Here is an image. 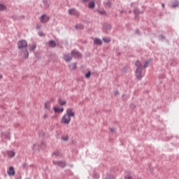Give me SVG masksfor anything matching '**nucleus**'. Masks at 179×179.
<instances>
[{"instance_id": "17", "label": "nucleus", "mask_w": 179, "mask_h": 179, "mask_svg": "<svg viewBox=\"0 0 179 179\" xmlns=\"http://www.w3.org/2000/svg\"><path fill=\"white\" fill-rule=\"evenodd\" d=\"M0 10H6V6L3 4H0Z\"/></svg>"}, {"instance_id": "18", "label": "nucleus", "mask_w": 179, "mask_h": 179, "mask_svg": "<svg viewBox=\"0 0 179 179\" xmlns=\"http://www.w3.org/2000/svg\"><path fill=\"white\" fill-rule=\"evenodd\" d=\"M69 15H75L76 13V10L75 9H70L69 11Z\"/></svg>"}, {"instance_id": "12", "label": "nucleus", "mask_w": 179, "mask_h": 179, "mask_svg": "<svg viewBox=\"0 0 179 179\" xmlns=\"http://www.w3.org/2000/svg\"><path fill=\"white\" fill-rule=\"evenodd\" d=\"M179 6V1L177 0H175L172 2V7L173 8H177V6Z\"/></svg>"}, {"instance_id": "7", "label": "nucleus", "mask_w": 179, "mask_h": 179, "mask_svg": "<svg viewBox=\"0 0 179 179\" xmlns=\"http://www.w3.org/2000/svg\"><path fill=\"white\" fill-rule=\"evenodd\" d=\"M81 56L82 55L78 51L73 50L71 52V57H75V58H80Z\"/></svg>"}, {"instance_id": "1", "label": "nucleus", "mask_w": 179, "mask_h": 179, "mask_svg": "<svg viewBox=\"0 0 179 179\" xmlns=\"http://www.w3.org/2000/svg\"><path fill=\"white\" fill-rule=\"evenodd\" d=\"M136 66H137L136 71V77L138 79H142V64L139 61L136 62Z\"/></svg>"}, {"instance_id": "29", "label": "nucleus", "mask_w": 179, "mask_h": 179, "mask_svg": "<svg viewBox=\"0 0 179 179\" xmlns=\"http://www.w3.org/2000/svg\"><path fill=\"white\" fill-rule=\"evenodd\" d=\"M38 34L41 37H43V36H44V33L43 32H39Z\"/></svg>"}, {"instance_id": "10", "label": "nucleus", "mask_w": 179, "mask_h": 179, "mask_svg": "<svg viewBox=\"0 0 179 179\" xmlns=\"http://www.w3.org/2000/svg\"><path fill=\"white\" fill-rule=\"evenodd\" d=\"M94 44H96V45H101L103 44V42L99 38H95L94 40Z\"/></svg>"}, {"instance_id": "27", "label": "nucleus", "mask_w": 179, "mask_h": 179, "mask_svg": "<svg viewBox=\"0 0 179 179\" xmlns=\"http://www.w3.org/2000/svg\"><path fill=\"white\" fill-rule=\"evenodd\" d=\"M28 57H29V52H25V54H24V57H25V58H28Z\"/></svg>"}, {"instance_id": "30", "label": "nucleus", "mask_w": 179, "mask_h": 179, "mask_svg": "<svg viewBox=\"0 0 179 179\" xmlns=\"http://www.w3.org/2000/svg\"><path fill=\"white\" fill-rule=\"evenodd\" d=\"M24 45H27V41H23V46L24 47Z\"/></svg>"}, {"instance_id": "16", "label": "nucleus", "mask_w": 179, "mask_h": 179, "mask_svg": "<svg viewBox=\"0 0 179 179\" xmlns=\"http://www.w3.org/2000/svg\"><path fill=\"white\" fill-rule=\"evenodd\" d=\"M94 6H95L94 1H90L89 3V8H90L91 9H93Z\"/></svg>"}, {"instance_id": "8", "label": "nucleus", "mask_w": 179, "mask_h": 179, "mask_svg": "<svg viewBox=\"0 0 179 179\" xmlns=\"http://www.w3.org/2000/svg\"><path fill=\"white\" fill-rule=\"evenodd\" d=\"M7 173L10 176H15V169L10 166Z\"/></svg>"}, {"instance_id": "20", "label": "nucleus", "mask_w": 179, "mask_h": 179, "mask_svg": "<svg viewBox=\"0 0 179 179\" xmlns=\"http://www.w3.org/2000/svg\"><path fill=\"white\" fill-rule=\"evenodd\" d=\"M91 75H92V73H91L90 71H88V72L85 74V78H86L87 79H89V78H90Z\"/></svg>"}, {"instance_id": "21", "label": "nucleus", "mask_w": 179, "mask_h": 179, "mask_svg": "<svg viewBox=\"0 0 179 179\" xmlns=\"http://www.w3.org/2000/svg\"><path fill=\"white\" fill-rule=\"evenodd\" d=\"M76 29H83V26L81 25V24L76 25Z\"/></svg>"}, {"instance_id": "25", "label": "nucleus", "mask_w": 179, "mask_h": 179, "mask_svg": "<svg viewBox=\"0 0 179 179\" xmlns=\"http://www.w3.org/2000/svg\"><path fill=\"white\" fill-rule=\"evenodd\" d=\"M59 166H60V167H64L65 166V162H59Z\"/></svg>"}, {"instance_id": "4", "label": "nucleus", "mask_w": 179, "mask_h": 179, "mask_svg": "<svg viewBox=\"0 0 179 179\" xmlns=\"http://www.w3.org/2000/svg\"><path fill=\"white\" fill-rule=\"evenodd\" d=\"M70 118L71 117H75V112H73V109L72 108H68L66 110V113Z\"/></svg>"}, {"instance_id": "32", "label": "nucleus", "mask_w": 179, "mask_h": 179, "mask_svg": "<svg viewBox=\"0 0 179 179\" xmlns=\"http://www.w3.org/2000/svg\"><path fill=\"white\" fill-rule=\"evenodd\" d=\"M36 48V45L33 46L32 51H34V49Z\"/></svg>"}, {"instance_id": "22", "label": "nucleus", "mask_w": 179, "mask_h": 179, "mask_svg": "<svg viewBox=\"0 0 179 179\" xmlns=\"http://www.w3.org/2000/svg\"><path fill=\"white\" fill-rule=\"evenodd\" d=\"M103 40L105 43H110V41H111V39H110L108 38H103Z\"/></svg>"}, {"instance_id": "24", "label": "nucleus", "mask_w": 179, "mask_h": 179, "mask_svg": "<svg viewBox=\"0 0 179 179\" xmlns=\"http://www.w3.org/2000/svg\"><path fill=\"white\" fill-rule=\"evenodd\" d=\"M43 120H47V118H48V114L45 113L43 116Z\"/></svg>"}, {"instance_id": "2", "label": "nucleus", "mask_w": 179, "mask_h": 179, "mask_svg": "<svg viewBox=\"0 0 179 179\" xmlns=\"http://www.w3.org/2000/svg\"><path fill=\"white\" fill-rule=\"evenodd\" d=\"M62 124H65L68 125L71 122V117L66 113L62 117L61 120Z\"/></svg>"}, {"instance_id": "31", "label": "nucleus", "mask_w": 179, "mask_h": 179, "mask_svg": "<svg viewBox=\"0 0 179 179\" xmlns=\"http://www.w3.org/2000/svg\"><path fill=\"white\" fill-rule=\"evenodd\" d=\"M110 131H111V132H115V129L111 128V129H110Z\"/></svg>"}, {"instance_id": "35", "label": "nucleus", "mask_w": 179, "mask_h": 179, "mask_svg": "<svg viewBox=\"0 0 179 179\" xmlns=\"http://www.w3.org/2000/svg\"><path fill=\"white\" fill-rule=\"evenodd\" d=\"M53 156H55V153L53 154Z\"/></svg>"}, {"instance_id": "11", "label": "nucleus", "mask_w": 179, "mask_h": 179, "mask_svg": "<svg viewBox=\"0 0 179 179\" xmlns=\"http://www.w3.org/2000/svg\"><path fill=\"white\" fill-rule=\"evenodd\" d=\"M55 113H63L64 112V108H59V107H55L54 108Z\"/></svg>"}, {"instance_id": "28", "label": "nucleus", "mask_w": 179, "mask_h": 179, "mask_svg": "<svg viewBox=\"0 0 179 179\" xmlns=\"http://www.w3.org/2000/svg\"><path fill=\"white\" fill-rule=\"evenodd\" d=\"M62 139H63V141H66L69 138H68V136H66V137H63Z\"/></svg>"}, {"instance_id": "9", "label": "nucleus", "mask_w": 179, "mask_h": 179, "mask_svg": "<svg viewBox=\"0 0 179 179\" xmlns=\"http://www.w3.org/2000/svg\"><path fill=\"white\" fill-rule=\"evenodd\" d=\"M69 68H70V69H71V71H75V69H76V68H78V64L72 63L69 65Z\"/></svg>"}, {"instance_id": "15", "label": "nucleus", "mask_w": 179, "mask_h": 179, "mask_svg": "<svg viewBox=\"0 0 179 179\" xmlns=\"http://www.w3.org/2000/svg\"><path fill=\"white\" fill-rule=\"evenodd\" d=\"M8 157H13V156H15V152L13 151H8Z\"/></svg>"}, {"instance_id": "6", "label": "nucleus", "mask_w": 179, "mask_h": 179, "mask_svg": "<svg viewBox=\"0 0 179 179\" xmlns=\"http://www.w3.org/2000/svg\"><path fill=\"white\" fill-rule=\"evenodd\" d=\"M48 20H50V17H48L45 15H43L41 16V22H42V23H47V22H48Z\"/></svg>"}, {"instance_id": "14", "label": "nucleus", "mask_w": 179, "mask_h": 179, "mask_svg": "<svg viewBox=\"0 0 179 179\" xmlns=\"http://www.w3.org/2000/svg\"><path fill=\"white\" fill-rule=\"evenodd\" d=\"M50 47H55L57 45V43L54 41H50L49 42Z\"/></svg>"}, {"instance_id": "3", "label": "nucleus", "mask_w": 179, "mask_h": 179, "mask_svg": "<svg viewBox=\"0 0 179 179\" xmlns=\"http://www.w3.org/2000/svg\"><path fill=\"white\" fill-rule=\"evenodd\" d=\"M54 101H55V99H50L49 101L45 102L44 107L45 110L50 111V110H51V103H54Z\"/></svg>"}, {"instance_id": "13", "label": "nucleus", "mask_w": 179, "mask_h": 179, "mask_svg": "<svg viewBox=\"0 0 179 179\" xmlns=\"http://www.w3.org/2000/svg\"><path fill=\"white\" fill-rule=\"evenodd\" d=\"M17 45H18V48L19 50H22V48H23V41H20L18 43H17Z\"/></svg>"}, {"instance_id": "5", "label": "nucleus", "mask_w": 179, "mask_h": 179, "mask_svg": "<svg viewBox=\"0 0 179 179\" xmlns=\"http://www.w3.org/2000/svg\"><path fill=\"white\" fill-rule=\"evenodd\" d=\"M64 59L66 61V62H70V61H72V55L65 54L64 56Z\"/></svg>"}, {"instance_id": "33", "label": "nucleus", "mask_w": 179, "mask_h": 179, "mask_svg": "<svg viewBox=\"0 0 179 179\" xmlns=\"http://www.w3.org/2000/svg\"><path fill=\"white\" fill-rule=\"evenodd\" d=\"M0 79H2V75L0 74Z\"/></svg>"}, {"instance_id": "34", "label": "nucleus", "mask_w": 179, "mask_h": 179, "mask_svg": "<svg viewBox=\"0 0 179 179\" xmlns=\"http://www.w3.org/2000/svg\"><path fill=\"white\" fill-rule=\"evenodd\" d=\"M84 2H86L87 0H83Z\"/></svg>"}, {"instance_id": "26", "label": "nucleus", "mask_w": 179, "mask_h": 179, "mask_svg": "<svg viewBox=\"0 0 179 179\" xmlns=\"http://www.w3.org/2000/svg\"><path fill=\"white\" fill-rule=\"evenodd\" d=\"M125 179H134L130 175H127L124 177Z\"/></svg>"}, {"instance_id": "23", "label": "nucleus", "mask_w": 179, "mask_h": 179, "mask_svg": "<svg viewBox=\"0 0 179 179\" xmlns=\"http://www.w3.org/2000/svg\"><path fill=\"white\" fill-rule=\"evenodd\" d=\"M148 66H149V62L148 61H146L145 62V64L143 66V68H148Z\"/></svg>"}, {"instance_id": "19", "label": "nucleus", "mask_w": 179, "mask_h": 179, "mask_svg": "<svg viewBox=\"0 0 179 179\" xmlns=\"http://www.w3.org/2000/svg\"><path fill=\"white\" fill-rule=\"evenodd\" d=\"M59 103L60 106H65V104H66V101H62L61 99H59Z\"/></svg>"}]
</instances>
